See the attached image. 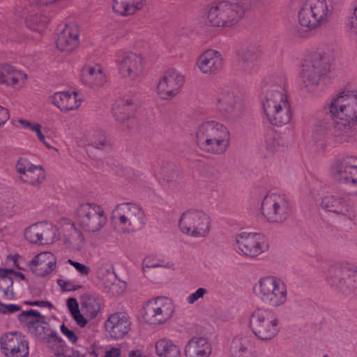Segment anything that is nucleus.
Listing matches in <instances>:
<instances>
[{
    "label": "nucleus",
    "mask_w": 357,
    "mask_h": 357,
    "mask_svg": "<svg viewBox=\"0 0 357 357\" xmlns=\"http://www.w3.org/2000/svg\"><path fill=\"white\" fill-rule=\"evenodd\" d=\"M336 119L333 135L340 143L357 142V92L344 91L325 107Z\"/></svg>",
    "instance_id": "f257e3e1"
},
{
    "label": "nucleus",
    "mask_w": 357,
    "mask_h": 357,
    "mask_svg": "<svg viewBox=\"0 0 357 357\" xmlns=\"http://www.w3.org/2000/svg\"><path fill=\"white\" fill-rule=\"evenodd\" d=\"M261 103L269 122L281 127L288 124L292 116L291 102L284 89L285 79L277 74L265 76L262 80Z\"/></svg>",
    "instance_id": "f03ea898"
},
{
    "label": "nucleus",
    "mask_w": 357,
    "mask_h": 357,
    "mask_svg": "<svg viewBox=\"0 0 357 357\" xmlns=\"http://www.w3.org/2000/svg\"><path fill=\"white\" fill-rule=\"evenodd\" d=\"M332 56L323 50L310 53L303 60L299 74L300 86L304 92H317L321 77L331 70Z\"/></svg>",
    "instance_id": "7ed1b4c3"
},
{
    "label": "nucleus",
    "mask_w": 357,
    "mask_h": 357,
    "mask_svg": "<svg viewBox=\"0 0 357 357\" xmlns=\"http://www.w3.org/2000/svg\"><path fill=\"white\" fill-rule=\"evenodd\" d=\"M196 143L205 152L222 154L229 146V130L225 125L216 121H204L197 127Z\"/></svg>",
    "instance_id": "20e7f679"
},
{
    "label": "nucleus",
    "mask_w": 357,
    "mask_h": 357,
    "mask_svg": "<svg viewBox=\"0 0 357 357\" xmlns=\"http://www.w3.org/2000/svg\"><path fill=\"white\" fill-rule=\"evenodd\" d=\"M255 296L264 305L278 308L288 301V289L283 280L275 276L261 278L253 286Z\"/></svg>",
    "instance_id": "39448f33"
},
{
    "label": "nucleus",
    "mask_w": 357,
    "mask_h": 357,
    "mask_svg": "<svg viewBox=\"0 0 357 357\" xmlns=\"http://www.w3.org/2000/svg\"><path fill=\"white\" fill-rule=\"evenodd\" d=\"M111 218L123 234L136 232L146 224V217L142 207L134 202L117 204L112 211Z\"/></svg>",
    "instance_id": "423d86ee"
},
{
    "label": "nucleus",
    "mask_w": 357,
    "mask_h": 357,
    "mask_svg": "<svg viewBox=\"0 0 357 357\" xmlns=\"http://www.w3.org/2000/svg\"><path fill=\"white\" fill-rule=\"evenodd\" d=\"M248 326L253 335L261 341L274 339L280 330L278 317L266 307H257L250 312Z\"/></svg>",
    "instance_id": "0eeeda50"
},
{
    "label": "nucleus",
    "mask_w": 357,
    "mask_h": 357,
    "mask_svg": "<svg viewBox=\"0 0 357 357\" xmlns=\"http://www.w3.org/2000/svg\"><path fill=\"white\" fill-rule=\"evenodd\" d=\"M243 15L244 10L241 4L223 1L208 8L206 19L212 26L227 28L237 24Z\"/></svg>",
    "instance_id": "6e6552de"
},
{
    "label": "nucleus",
    "mask_w": 357,
    "mask_h": 357,
    "mask_svg": "<svg viewBox=\"0 0 357 357\" xmlns=\"http://www.w3.org/2000/svg\"><path fill=\"white\" fill-rule=\"evenodd\" d=\"M333 10L332 0H306L298 13L299 24L314 29L327 22Z\"/></svg>",
    "instance_id": "1a4fd4ad"
},
{
    "label": "nucleus",
    "mask_w": 357,
    "mask_h": 357,
    "mask_svg": "<svg viewBox=\"0 0 357 357\" xmlns=\"http://www.w3.org/2000/svg\"><path fill=\"white\" fill-rule=\"evenodd\" d=\"M326 280L335 289L357 294L356 267L347 264H332L327 270Z\"/></svg>",
    "instance_id": "9d476101"
},
{
    "label": "nucleus",
    "mask_w": 357,
    "mask_h": 357,
    "mask_svg": "<svg viewBox=\"0 0 357 357\" xmlns=\"http://www.w3.org/2000/svg\"><path fill=\"white\" fill-rule=\"evenodd\" d=\"M211 218L202 210L190 209L182 213L179 220L181 231L188 236L200 238L208 236Z\"/></svg>",
    "instance_id": "9b49d317"
},
{
    "label": "nucleus",
    "mask_w": 357,
    "mask_h": 357,
    "mask_svg": "<svg viewBox=\"0 0 357 357\" xmlns=\"http://www.w3.org/2000/svg\"><path fill=\"white\" fill-rule=\"evenodd\" d=\"M76 219L86 231H100L107 222V216L102 206L94 203H83L76 210Z\"/></svg>",
    "instance_id": "f8f14e48"
},
{
    "label": "nucleus",
    "mask_w": 357,
    "mask_h": 357,
    "mask_svg": "<svg viewBox=\"0 0 357 357\" xmlns=\"http://www.w3.org/2000/svg\"><path fill=\"white\" fill-rule=\"evenodd\" d=\"M261 213L269 222L282 223L290 217L291 209L284 195L271 193L262 201Z\"/></svg>",
    "instance_id": "ddd939ff"
},
{
    "label": "nucleus",
    "mask_w": 357,
    "mask_h": 357,
    "mask_svg": "<svg viewBox=\"0 0 357 357\" xmlns=\"http://www.w3.org/2000/svg\"><path fill=\"white\" fill-rule=\"evenodd\" d=\"M234 246L238 254L254 257L268 250V243L261 234L242 231L235 235Z\"/></svg>",
    "instance_id": "4468645a"
},
{
    "label": "nucleus",
    "mask_w": 357,
    "mask_h": 357,
    "mask_svg": "<svg viewBox=\"0 0 357 357\" xmlns=\"http://www.w3.org/2000/svg\"><path fill=\"white\" fill-rule=\"evenodd\" d=\"M175 308L172 300L158 297L149 300L144 307L142 317L150 324H160L168 321L174 315Z\"/></svg>",
    "instance_id": "2eb2a0df"
},
{
    "label": "nucleus",
    "mask_w": 357,
    "mask_h": 357,
    "mask_svg": "<svg viewBox=\"0 0 357 357\" xmlns=\"http://www.w3.org/2000/svg\"><path fill=\"white\" fill-rule=\"evenodd\" d=\"M116 66L120 75L129 80L137 81L144 71V58L139 53L125 52L119 55Z\"/></svg>",
    "instance_id": "dca6fc26"
},
{
    "label": "nucleus",
    "mask_w": 357,
    "mask_h": 357,
    "mask_svg": "<svg viewBox=\"0 0 357 357\" xmlns=\"http://www.w3.org/2000/svg\"><path fill=\"white\" fill-rule=\"evenodd\" d=\"M185 82V76L176 68L167 69L158 82L156 91L164 100H171L180 92Z\"/></svg>",
    "instance_id": "f3484780"
},
{
    "label": "nucleus",
    "mask_w": 357,
    "mask_h": 357,
    "mask_svg": "<svg viewBox=\"0 0 357 357\" xmlns=\"http://www.w3.org/2000/svg\"><path fill=\"white\" fill-rule=\"evenodd\" d=\"M331 170L335 180L357 188V157L346 155L338 158Z\"/></svg>",
    "instance_id": "a211bd4d"
},
{
    "label": "nucleus",
    "mask_w": 357,
    "mask_h": 357,
    "mask_svg": "<svg viewBox=\"0 0 357 357\" xmlns=\"http://www.w3.org/2000/svg\"><path fill=\"white\" fill-rule=\"evenodd\" d=\"M216 107L225 116L233 119L238 118L244 110L241 98L228 88L219 90L216 96Z\"/></svg>",
    "instance_id": "6ab92c4d"
},
{
    "label": "nucleus",
    "mask_w": 357,
    "mask_h": 357,
    "mask_svg": "<svg viewBox=\"0 0 357 357\" xmlns=\"http://www.w3.org/2000/svg\"><path fill=\"white\" fill-rule=\"evenodd\" d=\"M24 235L30 243L40 245L52 243L59 238L56 228L45 222L29 226L24 230Z\"/></svg>",
    "instance_id": "aec40b11"
},
{
    "label": "nucleus",
    "mask_w": 357,
    "mask_h": 357,
    "mask_svg": "<svg viewBox=\"0 0 357 357\" xmlns=\"http://www.w3.org/2000/svg\"><path fill=\"white\" fill-rule=\"evenodd\" d=\"M321 206L326 210L341 215L344 218L353 220L356 216V212L349 197L343 195L325 196Z\"/></svg>",
    "instance_id": "412c9836"
},
{
    "label": "nucleus",
    "mask_w": 357,
    "mask_h": 357,
    "mask_svg": "<svg viewBox=\"0 0 357 357\" xmlns=\"http://www.w3.org/2000/svg\"><path fill=\"white\" fill-rule=\"evenodd\" d=\"M1 348L7 357H26L29 355L28 342L24 336L17 332L2 336Z\"/></svg>",
    "instance_id": "4be33fe9"
},
{
    "label": "nucleus",
    "mask_w": 357,
    "mask_h": 357,
    "mask_svg": "<svg viewBox=\"0 0 357 357\" xmlns=\"http://www.w3.org/2000/svg\"><path fill=\"white\" fill-rule=\"evenodd\" d=\"M80 43V29L75 23L66 24L57 33L56 48L63 52H70Z\"/></svg>",
    "instance_id": "5701e85b"
},
{
    "label": "nucleus",
    "mask_w": 357,
    "mask_h": 357,
    "mask_svg": "<svg viewBox=\"0 0 357 357\" xmlns=\"http://www.w3.org/2000/svg\"><path fill=\"white\" fill-rule=\"evenodd\" d=\"M223 56L215 50L208 49L202 53L197 58L196 65L200 72L206 75L218 73L223 67Z\"/></svg>",
    "instance_id": "b1692460"
},
{
    "label": "nucleus",
    "mask_w": 357,
    "mask_h": 357,
    "mask_svg": "<svg viewBox=\"0 0 357 357\" xmlns=\"http://www.w3.org/2000/svg\"><path fill=\"white\" fill-rule=\"evenodd\" d=\"M131 322L124 312H116L111 314L105 323L106 331L113 339L123 338L130 330Z\"/></svg>",
    "instance_id": "393cba45"
},
{
    "label": "nucleus",
    "mask_w": 357,
    "mask_h": 357,
    "mask_svg": "<svg viewBox=\"0 0 357 357\" xmlns=\"http://www.w3.org/2000/svg\"><path fill=\"white\" fill-rule=\"evenodd\" d=\"M50 102L61 112L77 109L83 100V96L76 91H63L54 93L49 98Z\"/></svg>",
    "instance_id": "a878e982"
},
{
    "label": "nucleus",
    "mask_w": 357,
    "mask_h": 357,
    "mask_svg": "<svg viewBox=\"0 0 357 357\" xmlns=\"http://www.w3.org/2000/svg\"><path fill=\"white\" fill-rule=\"evenodd\" d=\"M16 170L20 180L31 185H38L45 178V172L40 166L34 165L24 158L18 160Z\"/></svg>",
    "instance_id": "bb28decb"
},
{
    "label": "nucleus",
    "mask_w": 357,
    "mask_h": 357,
    "mask_svg": "<svg viewBox=\"0 0 357 357\" xmlns=\"http://www.w3.org/2000/svg\"><path fill=\"white\" fill-rule=\"evenodd\" d=\"M261 54L259 46L250 45L238 52L241 70L246 75L255 73L258 69L257 59Z\"/></svg>",
    "instance_id": "cd10ccee"
},
{
    "label": "nucleus",
    "mask_w": 357,
    "mask_h": 357,
    "mask_svg": "<svg viewBox=\"0 0 357 357\" xmlns=\"http://www.w3.org/2000/svg\"><path fill=\"white\" fill-rule=\"evenodd\" d=\"M29 265L34 274L44 277L51 273L56 268V257L50 252H42L34 256Z\"/></svg>",
    "instance_id": "c85d7f7f"
},
{
    "label": "nucleus",
    "mask_w": 357,
    "mask_h": 357,
    "mask_svg": "<svg viewBox=\"0 0 357 357\" xmlns=\"http://www.w3.org/2000/svg\"><path fill=\"white\" fill-rule=\"evenodd\" d=\"M61 227L66 246L72 250H82L85 245L84 238L75 223L68 219H64L61 221Z\"/></svg>",
    "instance_id": "c756f323"
},
{
    "label": "nucleus",
    "mask_w": 357,
    "mask_h": 357,
    "mask_svg": "<svg viewBox=\"0 0 357 357\" xmlns=\"http://www.w3.org/2000/svg\"><path fill=\"white\" fill-rule=\"evenodd\" d=\"M229 354L231 357H255L253 338L243 334L235 336L230 343Z\"/></svg>",
    "instance_id": "7c9ffc66"
},
{
    "label": "nucleus",
    "mask_w": 357,
    "mask_h": 357,
    "mask_svg": "<svg viewBox=\"0 0 357 357\" xmlns=\"http://www.w3.org/2000/svg\"><path fill=\"white\" fill-rule=\"evenodd\" d=\"M81 80L86 86L96 89L102 87L106 83L107 76L101 66L87 65L82 69Z\"/></svg>",
    "instance_id": "2f4dec72"
},
{
    "label": "nucleus",
    "mask_w": 357,
    "mask_h": 357,
    "mask_svg": "<svg viewBox=\"0 0 357 357\" xmlns=\"http://www.w3.org/2000/svg\"><path fill=\"white\" fill-rule=\"evenodd\" d=\"M27 75L24 71L10 65L0 66V84L15 89L24 87Z\"/></svg>",
    "instance_id": "473e14b6"
},
{
    "label": "nucleus",
    "mask_w": 357,
    "mask_h": 357,
    "mask_svg": "<svg viewBox=\"0 0 357 357\" xmlns=\"http://www.w3.org/2000/svg\"><path fill=\"white\" fill-rule=\"evenodd\" d=\"M19 319L25 323L29 331L38 338H42V334H45L46 323L44 317L36 310H29L22 311L19 314Z\"/></svg>",
    "instance_id": "72a5a7b5"
},
{
    "label": "nucleus",
    "mask_w": 357,
    "mask_h": 357,
    "mask_svg": "<svg viewBox=\"0 0 357 357\" xmlns=\"http://www.w3.org/2000/svg\"><path fill=\"white\" fill-rule=\"evenodd\" d=\"M211 354V344L204 337L190 339L185 348L186 357H209Z\"/></svg>",
    "instance_id": "f704fd0d"
},
{
    "label": "nucleus",
    "mask_w": 357,
    "mask_h": 357,
    "mask_svg": "<svg viewBox=\"0 0 357 357\" xmlns=\"http://www.w3.org/2000/svg\"><path fill=\"white\" fill-rule=\"evenodd\" d=\"M146 1V0H114L112 8L117 14L129 16L142 10Z\"/></svg>",
    "instance_id": "c9c22d12"
},
{
    "label": "nucleus",
    "mask_w": 357,
    "mask_h": 357,
    "mask_svg": "<svg viewBox=\"0 0 357 357\" xmlns=\"http://www.w3.org/2000/svg\"><path fill=\"white\" fill-rule=\"evenodd\" d=\"M155 353L158 357H181V349L172 340L160 338L154 344Z\"/></svg>",
    "instance_id": "e433bc0d"
},
{
    "label": "nucleus",
    "mask_w": 357,
    "mask_h": 357,
    "mask_svg": "<svg viewBox=\"0 0 357 357\" xmlns=\"http://www.w3.org/2000/svg\"><path fill=\"white\" fill-rule=\"evenodd\" d=\"M135 105L130 100H119L113 105L112 114L116 121L123 122L134 115Z\"/></svg>",
    "instance_id": "4c0bfd02"
},
{
    "label": "nucleus",
    "mask_w": 357,
    "mask_h": 357,
    "mask_svg": "<svg viewBox=\"0 0 357 357\" xmlns=\"http://www.w3.org/2000/svg\"><path fill=\"white\" fill-rule=\"evenodd\" d=\"M14 271L12 269H0V289L7 298L13 297L12 275Z\"/></svg>",
    "instance_id": "58836bf2"
},
{
    "label": "nucleus",
    "mask_w": 357,
    "mask_h": 357,
    "mask_svg": "<svg viewBox=\"0 0 357 357\" xmlns=\"http://www.w3.org/2000/svg\"><path fill=\"white\" fill-rule=\"evenodd\" d=\"M86 314L90 319H94L101 310L100 300L94 296H87L83 302Z\"/></svg>",
    "instance_id": "ea45409f"
},
{
    "label": "nucleus",
    "mask_w": 357,
    "mask_h": 357,
    "mask_svg": "<svg viewBox=\"0 0 357 357\" xmlns=\"http://www.w3.org/2000/svg\"><path fill=\"white\" fill-rule=\"evenodd\" d=\"M281 146L280 139L273 130H270L264 135V146L269 153L278 151Z\"/></svg>",
    "instance_id": "a19ab883"
},
{
    "label": "nucleus",
    "mask_w": 357,
    "mask_h": 357,
    "mask_svg": "<svg viewBox=\"0 0 357 357\" xmlns=\"http://www.w3.org/2000/svg\"><path fill=\"white\" fill-rule=\"evenodd\" d=\"M107 277L111 282H106L103 280V284L107 291L113 295H119L124 291L126 288L125 284L116 281L115 275L111 271H107Z\"/></svg>",
    "instance_id": "79ce46f5"
},
{
    "label": "nucleus",
    "mask_w": 357,
    "mask_h": 357,
    "mask_svg": "<svg viewBox=\"0 0 357 357\" xmlns=\"http://www.w3.org/2000/svg\"><path fill=\"white\" fill-rule=\"evenodd\" d=\"M143 271L149 268L165 267L168 268H174V264L172 263L165 264L164 261L158 259L157 257L149 255L146 256L142 261V264Z\"/></svg>",
    "instance_id": "37998d69"
},
{
    "label": "nucleus",
    "mask_w": 357,
    "mask_h": 357,
    "mask_svg": "<svg viewBox=\"0 0 357 357\" xmlns=\"http://www.w3.org/2000/svg\"><path fill=\"white\" fill-rule=\"evenodd\" d=\"M346 29L349 37L353 40H357V7L348 16L346 22Z\"/></svg>",
    "instance_id": "c03bdc74"
},
{
    "label": "nucleus",
    "mask_w": 357,
    "mask_h": 357,
    "mask_svg": "<svg viewBox=\"0 0 357 357\" xmlns=\"http://www.w3.org/2000/svg\"><path fill=\"white\" fill-rule=\"evenodd\" d=\"M47 23V20L40 15L30 17L26 21L27 26L35 31L42 32Z\"/></svg>",
    "instance_id": "a18cd8bd"
},
{
    "label": "nucleus",
    "mask_w": 357,
    "mask_h": 357,
    "mask_svg": "<svg viewBox=\"0 0 357 357\" xmlns=\"http://www.w3.org/2000/svg\"><path fill=\"white\" fill-rule=\"evenodd\" d=\"M326 135V126L324 125H316L312 128L311 138L312 140L315 143H320L321 147L324 146V141Z\"/></svg>",
    "instance_id": "49530a36"
},
{
    "label": "nucleus",
    "mask_w": 357,
    "mask_h": 357,
    "mask_svg": "<svg viewBox=\"0 0 357 357\" xmlns=\"http://www.w3.org/2000/svg\"><path fill=\"white\" fill-rule=\"evenodd\" d=\"M97 137L95 135H89V144L98 149H103L109 146V143L107 140L105 135L102 133L96 134Z\"/></svg>",
    "instance_id": "de8ad7c7"
},
{
    "label": "nucleus",
    "mask_w": 357,
    "mask_h": 357,
    "mask_svg": "<svg viewBox=\"0 0 357 357\" xmlns=\"http://www.w3.org/2000/svg\"><path fill=\"white\" fill-rule=\"evenodd\" d=\"M207 294L208 290L206 288L199 287L195 292L188 296L186 301L189 305L195 304L202 300Z\"/></svg>",
    "instance_id": "09e8293b"
},
{
    "label": "nucleus",
    "mask_w": 357,
    "mask_h": 357,
    "mask_svg": "<svg viewBox=\"0 0 357 357\" xmlns=\"http://www.w3.org/2000/svg\"><path fill=\"white\" fill-rule=\"evenodd\" d=\"M67 262L72 265L82 276H87L91 272V268L84 264L73 261L71 259H68Z\"/></svg>",
    "instance_id": "8fccbe9b"
},
{
    "label": "nucleus",
    "mask_w": 357,
    "mask_h": 357,
    "mask_svg": "<svg viewBox=\"0 0 357 357\" xmlns=\"http://www.w3.org/2000/svg\"><path fill=\"white\" fill-rule=\"evenodd\" d=\"M20 310V307L15 304H3L0 302V313L9 314Z\"/></svg>",
    "instance_id": "3c124183"
},
{
    "label": "nucleus",
    "mask_w": 357,
    "mask_h": 357,
    "mask_svg": "<svg viewBox=\"0 0 357 357\" xmlns=\"http://www.w3.org/2000/svg\"><path fill=\"white\" fill-rule=\"evenodd\" d=\"M61 333L70 341L72 343H75L77 340V337L75 333L66 327L64 324L60 326Z\"/></svg>",
    "instance_id": "603ef678"
},
{
    "label": "nucleus",
    "mask_w": 357,
    "mask_h": 357,
    "mask_svg": "<svg viewBox=\"0 0 357 357\" xmlns=\"http://www.w3.org/2000/svg\"><path fill=\"white\" fill-rule=\"evenodd\" d=\"M77 324L80 327H84L87 324L86 319L80 313V311L75 312L71 314Z\"/></svg>",
    "instance_id": "864d4df0"
},
{
    "label": "nucleus",
    "mask_w": 357,
    "mask_h": 357,
    "mask_svg": "<svg viewBox=\"0 0 357 357\" xmlns=\"http://www.w3.org/2000/svg\"><path fill=\"white\" fill-rule=\"evenodd\" d=\"M44 334H42L41 340H44L48 343L50 342H59L60 337H59L56 331H51L49 334H47V337L43 336Z\"/></svg>",
    "instance_id": "5fc2aeb1"
},
{
    "label": "nucleus",
    "mask_w": 357,
    "mask_h": 357,
    "mask_svg": "<svg viewBox=\"0 0 357 357\" xmlns=\"http://www.w3.org/2000/svg\"><path fill=\"white\" fill-rule=\"evenodd\" d=\"M9 118L10 115L8 110L0 105V128L3 127Z\"/></svg>",
    "instance_id": "6e6d98bb"
},
{
    "label": "nucleus",
    "mask_w": 357,
    "mask_h": 357,
    "mask_svg": "<svg viewBox=\"0 0 357 357\" xmlns=\"http://www.w3.org/2000/svg\"><path fill=\"white\" fill-rule=\"evenodd\" d=\"M58 283L62 286L66 291H73L80 288V285L75 284L72 282H65L63 280H59Z\"/></svg>",
    "instance_id": "4d7b16f0"
},
{
    "label": "nucleus",
    "mask_w": 357,
    "mask_h": 357,
    "mask_svg": "<svg viewBox=\"0 0 357 357\" xmlns=\"http://www.w3.org/2000/svg\"><path fill=\"white\" fill-rule=\"evenodd\" d=\"M53 357H84L77 351H67L66 352H57Z\"/></svg>",
    "instance_id": "13d9d810"
},
{
    "label": "nucleus",
    "mask_w": 357,
    "mask_h": 357,
    "mask_svg": "<svg viewBox=\"0 0 357 357\" xmlns=\"http://www.w3.org/2000/svg\"><path fill=\"white\" fill-rule=\"evenodd\" d=\"M67 306L71 314L79 310L78 303L74 298H70L67 300Z\"/></svg>",
    "instance_id": "bf43d9fd"
},
{
    "label": "nucleus",
    "mask_w": 357,
    "mask_h": 357,
    "mask_svg": "<svg viewBox=\"0 0 357 357\" xmlns=\"http://www.w3.org/2000/svg\"><path fill=\"white\" fill-rule=\"evenodd\" d=\"M17 121L25 129L33 130V128H35L36 123H31L29 121L23 119H18Z\"/></svg>",
    "instance_id": "052dcab7"
},
{
    "label": "nucleus",
    "mask_w": 357,
    "mask_h": 357,
    "mask_svg": "<svg viewBox=\"0 0 357 357\" xmlns=\"http://www.w3.org/2000/svg\"><path fill=\"white\" fill-rule=\"evenodd\" d=\"M128 357H149L142 349L137 348L129 351Z\"/></svg>",
    "instance_id": "680f3d73"
},
{
    "label": "nucleus",
    "mask_w": 357,
    "mask_h": 357,
    "mask_svg": "<svg viewBox=\"0 0 357 357\" xmlns=\"http://www.w3.org/2000/svg\"><path fill=\"white\" fill-rule=\"evenodd\" d=\"M40 128H41V126L39 123H36L35 128H33L32 132H34L36 133L38 139L40 142H44L45 137L42 133V132L40 130Z\"/></svg>",
    "instance_id": "e2e57ef3"
},
{
    "label": "nucleus",
    "mask_w": 357,
    "mask_h": 357,
    "mask_svg": "<svg viewBox=\"0 0 357 357\" xmlns=\"http://www.w3.org/2000/svg\"><path fill=\"white\" fill-rule=\"evenodd\" d=\"M28 304L33 306L47 307L49 308L52 307V304L48 301H30Z\"/></svg>",
    "instance_id": "0e129e2a"
},
{
    "label": "nucleus",
    "mask_w": 357,
    "mask_h": 357,
    "mask_svg": "<svg viewBox=\"0 0 357 357\" xmlns=\"http://www.w3.org/2000/svg\"><path fill=\"white\" fill-rule=\"evenodd\" d=\"M121 349L119 348H112L107 351L105 357H120Z\"/></svg>",
    "instance_id": "69168bd1"
},
{
    "label": "nucleus",
    "mask_w": 357,
    "mask_h": 357,
    "mask_svg": "<svg viewBox=\"0 0 357 357\" xmlns=\"http://www.w3.org/2000/svg\"><path fill=\"white\" fill-rule=\"evenodd\" d=\"M40 142L43 143L49 149L52 148V146L46 141V139H45L44 142Z\"/></svg>",
    "instance_id": "338daca9"
},
{
    "label": "nucleus",
    "mask_w": 357,
    "mask_h": 357,
    "mask_svg": "<svg viewBox=\"0 0 357 357\" xmlns=\"http://www.w3.org/2000/svg\"><path fill=\"white\" fill-rule=\"evenodd\" d=\"M103 280H105V282H110L111 280H109V278L107 277V273L106 274V275H105V276H103V277L102 278V282H103Z\"/></svg>",
    "instance_id": "774afa93"
}]
</instances>
